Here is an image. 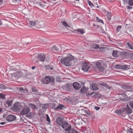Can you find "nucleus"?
Returning <instances> with one entry per match:
<instances>
[{
    "label": "nucleus",
    "mask_w": 133,
    "mask_h": 133,
    "mask_svg": "<svg viewBox=\"0 0 133 133\" xmlns=\"http://www.w3.org/2000/svg\"><path fill=\"white\" fill-rule=\"evenodd\" d=\"M29 75V73L26 70H22L16 73L13 74V76L16 78L22 77L23 78H28V76Z\"/></svg>",
    "instance_id": "1"
},
{
    "label": "nucleus",
    "mask_w": 133,
    "mask_h": 133,
    "mask_svg": "<svg viewBox=\"0 0 133 133\" xmlns=\"http://www.w3.org/2000/svg\"><path fill=\"white\" fill-rule=\"evenodd\" d=\"M73 59V57L71 55H70L69 56L62 58L60 61L63 65L69 66L71 65V61Z\"/></svg>",
    "instance_id": "2"
},
{
    "label": "nucleus",
    "mask_w": 133,
    "mask_h": 133,
    "mask_svg": "<svg viewBox=\"0 0 133 133\" xmlns=\"http://www.w3.org/2000/svg\"><path fill=\"white\" fill-rule=\"evenodd\" d=\"M55 78L53 76H45L44 78L42 79V82L43 83L47 84L50 82H54L55 81Z\"/></svg>",
    "instance_id": "3"
},
{
    "label": "nucleus",
    "mask_w": 133,
    "mask_h": 133,
    "mask_svg": "<svg viewBox=\"0 0 133 133\" xmlns=\"http://www.w3.org/2000/svg\"><path fill=\"white\" fill-rule=\"evenodd\" d=\"M61 126L64 129V130L66 131H69L71 129V125L69 124L65 121L63 122Z\"/></svg>",
    "instance_id": "4"
},
{
    "label": "nucleus",
    "mask_w": 133,
    "mask_h": 133,
    "mask_svg": "<svg viewBox=\"0 0 133 133\" xmlns=\"http://www.w3.org/2000/svg\"><path fill=\"white\" fill-rule=\"evenodd\" d=\"M133 86H131L127 85H123L122 86V88L125 90V93L127 94L128 92H133Z\"/></svg>",
    "instance_id": "5"
},
{
    "label": "nucleus",
    "mask_w": 133,
    "mask_h": 133,
    "mask_svg": "<svg viewBox=\"0 0 133 133\" xmlns=\"http://www.w3.org/2000/svg\"><path fill=\"white\" fill-rule=\"evenodd\" d=\"M20 105L18 103H15L14 104L12 107L11 109L14 112H18L20 110Z\"/></svg>",
    "instance_id": "6"
},
{
    "label": "nucleus",
    "mask_w": 133,
    "mask_h": 133,
    "mask_svg": "<svg viewBox=\"0 0 133 133\" xmlns=\"http://www.w3.org/2000/svg\"><path fill=\"white\" fill-rule=\"evenodd\" d=\"M120 54L121 57L123 58H127L130 55V53L126 51L122 52Z\"/></svg>",
    "instance_id": "7"
},
{
    "label": "nucleus",
    "mask_w": 133,
    "mask_h": 133,
    "mask_svg": "<svg viewBox=\"0 0 133 133\" xmlns=\"http://www.w3.org/2000/svg\"><path fill=\"white\" fill-rule=\"evenodd\" d=\"M46 55L45 54L42 53L38 54L37 58L41 62H43L45 60Z\"/></svg>",
    "instance_id": "8"
},
{
    "label": "nucleus",
    "mask_w": 133,
    "mask_h": 133,
    "mask_svg": "<svg viewBox=\"0 0 133 133\" xmlns=\"http://www.w3.org/2000/svg\"><path fill=\"white\" fill-rule=\"evenodd\" d=\"M16 119V117L15 115H8L6 118V120L9 122L12 121Z\"/></svg>",
    "instance_id": "9"
},
{
    "label": "nucleus",
    "mask_w": 133,
    "mask_h": 133,
    "mask_svg": "<svg viewBox=\"0 0 133 133\" xmlns=\"http://www.w3.org/2000/svg\"><path fill=\"white\" fill-rule=\"evenodd\" d=\"M96 65L100 71H104V69L102 63L99 62H97L96 63Z\"/></svg>",
    "instance_id": "10"
},
{
    "label": "nucleus",
    "mask_w": 133,
    "mask_h": 133,
    "mask_svg": "<svg viewBox=\"0 0 133 133\" xmlns=\"http://www.w3.org/2000/svg\"><path fill=\"white\" fill-rule=\"evenodd\" d=\"M29 111V108L27 107H25L21 110L20 114L22 115H25L28 113Z\"/></svg>",
    "instance_id": "11"
},
{
    "label": "nucleus",
    "mask_w": 133,
    "mask_h": 133,
    "mask_svg": "<svg viewBox=\"0 0 133 133\" xmlns=\"http://www.w3.org/2000/svg\"><path fill=\"white\" fill-rule=\"evenodd\" d=\"M65 89L68 91H71L73 90V88L72 84L67 83L65 87Z\"/></svg>",
    "instance_id": "12"
},
{
    "label": "nucleus",
    "mask_w": 133,
    "mask_h": 133,
    "mask_svg": "<svg viewBox=\"0 0 133 133\" xmlns=\"http://www.w3.org/2000/svg\"><path fill=\"white\" fill-rule=\"evenodd\" d=\"M63 118L60 117H58L56 120V123L58 125H62L63 122Z\"/></svg>",
    "instance_id": "13"
},
{
    "label": "nucleus",
    "mask_w": 133,
    "mask_h": 133,
    "mask_svg": "<svg viewBox=\"0 0 133 133\" xmlns=\"http://www.w3.org/2000/svg\"><path fill=\"white\" fill-rule=\"evenodd\" d=\"M74 88L76 90H78L81 87V85L78 82H74L72 84Z\"/></svg>",
    "instance_id": "14"
},
{
    "label": "nucleus",
    "mask_w": 133,
    "mask_h": 133,
    "mask_svg": "<svg viewBox=\"0 0 133 133\" xmlns=\"http://www.w3.org/2000/svg\"><path fill=\"white\" fill-rule=\"evenodd\" d=\"M126 47L129 49H133V44L131 42H128L126 44Z\"/></svg>",
    "instance_id": "15"
},
{
    "label": "nucleus",
    "mask_w": 133,
    "mask_h": 133,
    "mask_svg": "<svg viewBox=\"0 0 133 133\" xmlns=\"http://www.w3.org/2000/svg\"><path fill=\"white\" fill-rule=\"evenodd\" d=\"M120 53V52L116 50H114L112 51V55L114 57H117L118 56V54Z\"/></svg>",
    "instance_id": "16"
},
{
    "label": "nucleus",
    "mask_w": 133,
    "mask_h": 133,
    "mask_svg": "<svg viewBox=\"0 0 133 133\" xmlns=\"http://www.w3.org/2000/svg\"><path fill=\"white\" fill-rule=\"evenodd\" d=\"M12 101L10 100L7 101L5 102V105L6 107H11L12 105Z\"/></svg>",
    "instance_id": "17"
},
{
    "label": "nucleus",
    "mask_w": 133,
    "mask_h": 133,
    "mask_svg": "<svg viewBox=\"0 0 133 133\" xmlns=\"http://www.w3.org/2000/svg\"><path fill=\"white\" fill-rule=\"evenodd\" d=\"M126 112L128 114H130L132 113V110L127 104L126 107Z\"/></svg>",
    "instance_id": "18"
},
{
    "label": "nucleus",
    "mask_w": 133,
    "mask_h": 133,
    "mask_svg": "<svg viewBox=\"0 0 133 133\" xmlns=\"http://www.w3.org/2000/svg\"><path fill=\"white\" fill-rule=\"evenodd\" d=\"M99 84L102 86H103L105 87L106 88L110 89L111 87L109 86L107 84L104 83H99Z\"/></svg>",
    "instance_id": "19"
},
{
    "label": "nucleus",
    "mask_w": 133,
    "mask_h": 133,
    "mask_svg": "<svg viewBox=\"0 0 133 133\" xmlns=\"http://www.w3.org/2000/svg\"><path fill=\"white\" fill-rule=\"evenodd\" d=\"M92 88L93 90L95 91L97 90L98 89V87L95 84H92Z\"/></svg>",
    "instance_id": "20"
},
{
    "label": "nucleus",
    "mask_w": 133,
    "mask_h": 133,
    "mask_svg": "<svg viewBox=\"0 0 133 133\" xmlns=\"http://www.w3.org/2000/svg\"><path fill=\"white\" fill-rule=\"evenodd\" d=\"M29 106L32 109H33L36 110L37 109V107L35 104L32 103L30 104Z\"/></svg>",
    "instance_id": "21"
},
{
    "label": "nucleus",
    "mask_w": 133,
    "mask_h": 133,
    "mask_svg": "<svg viewBox=\"0 0 133 133\" xmlns=\"http://www.w3.org/2000/svg\"><path fill=\"white\" fill-rule=\"evenodd\" d=\"M64 105L62 104H59L56 108H55V110L59 109L63 110V108L64 107Z\"/></svg>",
    "instance_id": "22"
},
{
    "label": "nucleus",
    "mask_w": 133,
    "mask_h": 133,
    "mask_svg": "<svg viewBox=\"0 0 133 133\" xmlns=\"http://www.w3.org/2000/svg\"><path fill=\"white\" fill-rule=\"evenodd\" d=\"M48 105V104H41L40 105V107L43 109L45 110L47 108Z\"/></svg>",
    "instance_id": "23"
},
{
    "label": "nucleus",
    "mask_w": 133,
    "mask_h": 133,
    "mask_svg": "<svg viewBox=\"0 0 133 133\" xmlns=\"http://www.w3.org/2000/svg\"><path fill=\"white\" fill-rule=\"evenodd\" d=\"M61 23L65 27L70 28V26L68 25L65 21H61Z\"/></svg>",
    "instance_id": "24"
},
{
    "label": "nucleus",
    "mask_w": 133,
    "mask_h": 133,
    "mask_svg": "<svg viewBox=\"0 0 133 133\" xmlns=\"http://www.w3.org/2000/svg\"><path fill=\"white\" fill-rule=\"evenodd\" d=\"M90 67L89 66H87L84 67H82V69L84 72H86L89 69Z\"/></svg>",
    "instance_id": "25"
},
{
    "label": "nucleus",
    "mask_w": 133,
    "mask_h": 133,
    "mask_svg": "<svg viewBox=\"0 0 133 133\" xmlns=\"http://www.w3.org/2000/svg\"><path fill=\"white\" fill-rule=\"evenodd\" d=\"M88 3L89 4V5L91 7V8H95V6H94V4L92 3L90 1H88Z\"/></svg>",
    "instance_id": "26"
},
{
    "label": "nucleus",
    "mask_w": 133,
    "mask_h": 133,
    "mask_svg": "<svg viewBox=\"0 0 133 133\" xmlns=\"http://www.w3.org/2000/svg\"><path fill=\"white\" fill-rule=\"evenodd\" d=\"M81 64L82 67H84L87 66H89L87 63L85 62H82Z\"/></svg>",
    "instance_id": "27"
},
{
    "label": "nucleus",
    "mask_w": 133,
    "mask_h": 133,
    "mask_svg": "<svg viewBox=\"0 0 133 133\" xmlns=\"http://www.w3.org/2000/svg\"><path fill=\"white\" fill-rule=\"evenodd\" d=\"M128 68V66L126 65H121V69H122L123 70H126Z\"/></svg>",
    "instance_id": "28"
},
{
    "label": "nucleus",
    "mask_w": 133,
    "mask_h": 133,
    "mask_svg": "<svg viewBox=\"0 0 133 133\" xmlns=\"http://www.w3.org/2000/svg\"><path fill=\"white\" fill-rule=\"evenodd\" d=\"M6 88V87L2 84H0V89L4 90Z\"/></svg>",
    "instance_id": "29"
},
{
    "label": "nucleus",
    "mask_w": 133,
    "mask_h": 133,
    "mask_svg": "<svg viewBox=\"0 0 133 133\" xmlns=\"http://www.w3.org/2000/svg\"><path fill=\"white\" fill-rule=\"evenodd\" d=\"M35 24L36 23L34 21H30L29 22V24L31 26H34L35 25Z\"/></svg>",
    "instance_id": "30"
},
{
    "label": "nucleus",
    "mask_w": 133,
    "mask_h": 133,
    "mask_svg": "<svg viewBox=\"0 0 133 133\" xmlns=\"http://www.w3.org/2000/svg\"><path fill=\"white\" fill-rule=\"evenodd\" d=\"M78 32H80L81 34H83L84 33V30L83 29H79L77 30Z\"/></svg>",
    "instance_id": "31"
},
{
    "label": "nucleus",
    "mask_w": 133,
    "mask_h": 133,
    "mask_svg": "<svg viewBox=\"0 0 133 133\" xmlns=\"http://www.w3.org/2000/svg\"><path fill=\"white\" fill-rule=\"evenodd\" d=\"M69 133H77V132L74 129H72L69 131Z\"/></svg>",
    "instance_id": "32"
},
{
    "label": "nucleus",
    "mask_w": 133,
    "mask_h": 133,
    "mask_svg": "<svg viewBox=\"0 0 133 133\" xmlns=\"http://www.w3.org/2000/svg\"><path fill=\"white\" fill-rule=\"evenodd\" d=\"M121 65H115V68L117 69H121Z\"/></svg>",
    "instance_id": "33"
},
{
    "label": "nucleus",
    "mask_w": 133,
    "mask_h": 133,
    "mask_svg": "<svg viewBox=\"0 0 133 133\" xmlns=\"http://www.w3.org/2000/svg\"><path fill=\"white\" fill-rule=\"evenodd\" d=\"M32 92L37 94L38 93V91L35 88L32 87Z\"/></svg>",
    "instance_id": "34"
},
{
    "label": "nucleus",
    "mask_w": 133,
    "mask_h": 133,
    "mask_svg": "<svg viewBox=\"0 0 133 133\" xmlns=\"http://www.w3.org/2000/svg\"><path fill=\"white\" fill-rule=\"evenodd\" d=\"M128 4L130 6H132L133 5V0H129Z\"/></svg>",
    "instance_id": "35"
},
{
    "label": "nucleus",
    "mask_w": 133,
    "mask_h": 133,
    "mask_svg": "<svg viewBox=\"0 0 133 133\" xmlns=\"http://www.w3.org/2000/svg\"><path fill=\"white\" fill-rule=\"evenodd\" d=\"M45 68L46 69L48 70H52V66L48 65L45 66Z\"/></svg>",
    "instance_id": "36"
},
{
    "label": "nucleus",
    "mask_w": 133,
    "mask_h": 133,
    "mask_svg": "<svg viewBox=\"0 0 133 133\" xmlns=\"http://www.w3.org/2000/svg\"><path fill=\"white\" fill-rule=\"evenodd\" d=\"M115 113L117 114H119L122 113V112L121 109L117 110L115 111Z\"/></svg>",
    "instance_id": "37"
},
{
    "label": "nucleus",
    "mask_w": 133,
    "mask_h": 133,
    "mask_svg": "<svg viewBox=\"0 0 133 133\" xmlns=\"http://www.w3.org/2000/svg\"><path fill=\"white\" fill-rule=\"evenodd\" d=\"M86 91V89L85 87H84L82 88L81 90V93H83L84 91Z\"/></svg>",
    "instance_id": "38"
},
{
    "label": "nucleus",
    "mask_w": 133,
    "mask_h": 133,
    "mask_svg": "<svg viewBox=\"0 0 133 133\" xmlns=\"http://www.w3.org/2000/svg\"><path fill=\"white\" fill-rule=\"evenodd\" d=\"M122 112V113L126 111V107L125 108L124 107H122L121 109H120Z\"/></svg>",
    "instance_id": "39"
},
{
    "label": "nucleus",
    "mask_w": 133,
    "mask_h": 133,
    "mask_svg": "<svg viewBox=\"0 0 133 133\" xmlns=\"http://www.w3.org/2000/svg\"><path fill=\"white\" fill-rule=\"evenodd\" d=\"M5 96L3 94L0 93V99H3L5 98Z\"/></svg>",
    "instance_id": "40"
},
{
    "label": "nucleus",
    "mask_w": 133,
    "mask_h": 133,
    "mask_svg": "<svg viewBox=\"0 0 133 133\" xmlns=\"http://www.w3.org/2000/svg\"><path fill=\"white\" fill-rule=\"evenodd\" d=\"M96 20L97 22H101L102 23H103V20L99 19L97 17L96 18Z\"/></svg>",
    "instance_id": "41"
},
{
    "label": "nucleus",
    "mask_w": 133,
    "mask_h": 133,
    "mask_svg": "<svg viewBox=\"0 0 133 133\" xmlns=\"http://www.w3.org/2000/svg\"><path fill=\"white\" fill-rule=\"evenodd\" d=\"M46 121L48 122H49L50 123L51 121H50V118L49 117V116L48 115H46Z\"/></svg>",
    "instance_id": "42"
},
{
    "label": "nucleus",
    "mask_w": 133,
    "mask_h": 133,
    "mask_svg": "<svg viewBox=\"0 0 133 133\" xmlns=\"http://www.w3.org/2000/svg\"><path fill=\"white\" fill-rule=\"evenodd\" d=\"M122 27V26L121 25L118 26L117 28V31L118 32L119 31L120 29Z\"/></svg>",
    "instance_id": "43"
},
{
    "label": "nucleus",
    "mask_w": 133,
    "mask_h": 133,
    "mask_svg": "<svg viewBox=\"0 0 133 133\" xmlns=\"http://www.w3.org/2000/svg\"><path fill=\"white\" fill-rule=\"evenodd\" d=\"M53 49L56 51H58V49L57 48V47L55 45H54L53 46Z\"/></svg>",
    "instance_id": "44"
},
{
    "label": "nucleus",
    "mask_w": 133,
    "mask_h": 133,
    "mask_svg": "<svg viewBox=\"0 0 133 133\" xmlns=\"http://www.w3.org/2000/svg\"><path fill=\"white\" fill-rule=\"evenodd\" d=\"M93 46L94 47V48L95 49H97L99 48L98 45H96V44H95Z\"/></svg>",
    "instance_id": "45"
},
{
    "label": "nucleus",
    "mask_w": 133,
    "mask_h": 133,
    "mask_svg": "<svg viewBox=\"0 0 133 133\" xmlns=\"http://www.w3.org/2000/svg\"><path fill=\"white\" fill-rule=\"evenodd\" d=\"M129 105L130 107L133 108V101H131L129 103Z\"/></svg>",
    "instance_id": "46"
},
{
    "label": "nucleus",
    "mask_w": 133,
    "mask_h": 133,
    "mask_svg": "<svg viewBox=\"0 0 133 133\" xmlns=\"http://www.w3.org/2000/svg\"><path fill=\"white\" fill-rule=\"evenodd\" d=\"M17 89L18 91H24L23 89V87H21L18 88Z\"/></svg>",
    "instance_id": "47"
},
{
    "label": "nucleus",
    "mask_w": 133,
    "mask_h": 133,
    "mask_svg": "<svg viewBox=\"0 0 133 133\" xmlns=\"http://www.w3.org/2000/svg\"><path fill=\"white\" fill-rule=\"evenodd\" d=\"M125 94H126L125 92L124 93H122V94H121V95H122L124 98H126V97L127 96H126Z\"/></svg>",
    "instance_id": "48"
},
{
    "label": "nucleus",
    "mask_w": 133,
    "mask_h": 133,
    "mask_svg": "<svg viewBox=\"0 0 133 133\" xmlns=\"http://www.w3.org/2000/svg\"><path fill=\"white\" fill-rule=\"evenodd\" d=\"M126 8L128 9L129 10L131 9L132 8V7L129 6H127Z\"/></svg>",
    "instance_id": "49"
},
{
    "label": "nucleus",
    "mask_w": 133,
    "mask_h": 133,
    "mask_svg": "<svg viewBox=\"0 0 133 133\" xmlns=\"http://www.w3.org/2000/svg\"><path fill=\"white\" fill-rule=\"evenodd\" d=\"M107 18L109 21H110L111 19V17L110 15H108L107 16Z\"/></svg>",
    "instance_id": "50"
},
{
    "label": "nucleus",
    "mask_w": 133,
    "mask_h": 133,
    "mask_svg": "<svg viewBox=\"0 0 133 133\" xmlns=\"http://www.w3.org/2000/svg\"><path fill=\"white\" fill-rule=\"evenodd\" d=\"M95 109L96 110H97L100 109V108L97 107H95Z\"/></svg>",
    "instance_id": "51"
},
{
    "label": "nucleus",
    "mask_w": 133,
    "mask_h": 133,
    "mask_svg": "<svg viewBox=\"0 0 133 133\" xmlns=\"http://www.w3.org/2000/svg\"><path fill=\"white\" fill-rule=\"evenodd\" d=\"M123 2H124V3L126 4L127 2L129 0H122Z\"/></svg>",
    "instance_id": "52"
},
{
    "label": "nucleus",
    "mask_w": 133,
    "mask_h": 133,
    "mask_svg": "<svg viewBox=\"0 0 133 133\" xmlns=\"http://www.w3.org/2000/svg\"><path fill=\"white\" fill-rule=\"evenodd\" d=\"M6 123V122H2V123H0V124H1V125H2L4 124H5Z\"/></svg>",
    "instance_id": "53"
},
{
    "label": "nucleus",
    "mask_w": 133,
    "mask_h": 133,
    "mask_svg": "<svg viewBox=\"0 0 133 133\" xmlns=\"http://www.w3.org/2000/svg\"><path fill=\"white\" fill-rule=\"evenodd\" d=\"M128 132L129 133H132V131L130 130V131H128ZM126 133H128V132H126Z\"/></svg>",
    "instance_id": "54"
},
{
    "label": "nucleus",
    "mask_w": 133,
    "mask_h": 133,
    "mask_svg": "<svg viewBox=\"0 0 133 133\" xmlns=\"http://www.w3.org/2000/svg\"><path fill=\"white\" fill-rule=\"evenodd\" d=\"M35 68H36V66H32L31 67V68L33 70V69H34Z\"/></svg>",
    "instance_id": "55"
},
{
    "label": "nucleus",
    "mask_w": 133,
    "mask_h": 133,
    "mask_svg": "<svg viewBox=\"0 0 133 133\" xmlns=\"http://www.w3.org/2000/svg\"><path fill=\"white\" fill-rule=\"evenodd\" d=\"M94 92H92L90 93V94L89 95L90 96H91L93 94Z\"/></svg>",
    "instance_id": "56"
},
{
    "label": "nucleus",
    "mask_w": 133,
    "mask_h": 133,
    "mask_svg": "<svg viewBox=\"0 0 133 133\" xmlns=\"http://www.w3.org/2000/svg\"><path fill=\"white\" fill-rule=\"evenodd\" d=\"M90 93H88L86 95L87 96H89V95L90 94Z\"/></svg>",
    "instance_id": "57"
},
{
    "label": "nucleus",
    "mask_w": 133,
    "mask_h": 133,
    "mask_svg": "<svg viewBox=\"0 0 133 133\" xmlns=\"http://www.w3.org/2000/svg\"><path fill=\"white\" fill-rule=\"evenodd\" d=\"M131 56L132 59H133V54H131Z\"/></svg>",
    "instance_id": "58"
},
{
    "label": "nucleus",
    "mask_w": 133,
    "mask_h": 133,
    "mask_svg": "<svg viewBox=\"0 0 133 133\" xmlns=\"http://www.w3.org/2000/svg\"><path fill=\"white\" fill-rule=\"evenodd\" d=\"M2 24V21L0 20V25H1Z\"/></svg>",
    "instance_id": "59"
},
{
    "label": "nucleus",
    "mask_w": 133,
    "mask_h": 133,
    "mask_svg": "<svg viewBox=\"0 0 133 133\" xmlns=\"http://www.w3.org/2000/svg\"><path fill=\"white\" fill-rule=\"evenodd\" d=\"M17 0H13V2H17Z\"/></svg>",
    "instance_id": "60"
},
{
    "label": "nucleus",
    "mask_w": 133,
    "mask_h": 133,
    "mask_svg": "<svg viewBox=\"0 0 133 133\" xmlns=\"http://www.w3.org/2000/svg\"><path fill=\"white\" fill-rule=\"evenodd\" d=\"M2 108H0V112H2Z\"/></svg>",
    "instance_id": "61"
},
{
    "label": "nucleus",
    "mask_w": 133,
    "mask_h": 133,
    "mask_svg": "<svg viewBox=\"0 0 133 133\" xmlns=\"http://www.w3.org/2000/svg\"><path fill=\"white\" fill-rule=\"evenodd\" d=\"M39 5L40 6H41L42 5L40 3H39L38 4V5Z\"/></svg>",
    "instance_id": "62"
},
{
    "label": "nucleus",
    "mask_w": 133,
    "mask_h": 133,
    "mask_svg": "<svg viewBox=\"0 0 133 133\" xmlns=\"http://www.w3.org/2000/svg\"><path fill=\"white\" fill-rule=\"evenodd\" d=\"M2 2V0H0V2Z\"/></svg>",
    "instance_id": "63"
},
{
    "label": "nucleus",
    "mask_w": 133,
    "mask_h": 133,
    "mask_svg": "<svg viewBox=\"0 0 133 133\" xmlns=\"http://www.w3.org/2000/svg\"><path fill=\"white\" fill-rule=\"evenodd\" d=\"M97 8H99V6H97Z\"/></svg>",
    "instance_id": "64"
}]
</instances>
